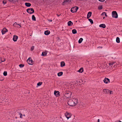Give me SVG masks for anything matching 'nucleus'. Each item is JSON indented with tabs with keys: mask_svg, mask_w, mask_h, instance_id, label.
I'll return each mask as SVG.
<instances>
[{
	"mask_svg": "<svg viewBox=\"0 0 122 122\" xmlns=\"http://www.w3.org/2000/svg\"><path fill=\"white\" fill-rule=\"evenodd\" d=\"M78 99L75 98H73L71 100H69L68 102V105L73 106L76 105L78 102Z\"/></svg>",
	"mask_w": 122,
	"mask_h": 122,
	"instance_id": "f257e3e1",
	"label": "nucleus"
},
{
	"mask_svg": "<svg viewBox=\"0 0 122 122\" xmlns=\"http://www.w3.org/2000/svg\"><path fill=\"white\" fill-rule=\"evenodd\" d=\"M79 8L77 6L74 7L71 9V11L72 13L76 12L78 9Z\"/></svg>",
	"mask_w": 122,
	"mask_h": 122,
	"instance_id": "f03ea898",
	"label": "nucleus"
},
{
	"mask_svg": "<svg viewBox=\"0 0 122 122\" xmlns=\"http://www.w3.org/2000/svg\"><path fill=\"white\" fill-rule=\"evenodd\" d=\"M65 116L66 117L67 119H68L69 118L71 117V114L70 113L66 112L65 113Z\"/></svg>",
	"mask_w": 122,
	"mask_h": 122,
	"instance_id": "7ed1b4c3",
	"label": "nucleus"
},
{
	"mask_svg": "<svg viewBox=\"0 0 122 122\" xmlns=\"http://www.w3.org/2000/svg\"><path fill=\"white\" fill-rule=\"evenodd\" d=\"M26 11L27 12L30 14H32L34 12V10L32 8H29L27 9Z\"/></svg>",
	"mask_w": 122,
	"mask_h": 122,
	"instance_id": "20e7f679",
	"label": "nucleus"
},
{
	"mask_svg": "<svg viewBox=\"0 0 122 122\" xmlns=\"http://www.w3.org/2000/svg\"><path fill=\"white\" fill-rule=\"evenodd\" d=\"M112 17L117 18L118 17V15L115 11H114L112 12Z\"/></svg>",
	"mask_w": 122,
	"mask_h": 122,
	"instance_id": "39448f33",
	"label": "nucleus"
},
{
	"mask_svg": "<svg viewBox=\"0 0 122 122\" xmlns=\"http://www.w3.org/2000/svg\"><path fill=\"white\" fill-rule=\"evenodd\" d=\"M28 64L30 65H32L34 63L33 61L31 58H29L27 60Z\"/></svg>",
	"mask_w": 122,
	"mask_h": 122,
	"instance_id": "423d86ee",
	"label": "nucleus"
},
{
	"mask_svg": "<svg viewBox=\"0 0 122 122\" xmlns=\"http://www.w3.org/2000/svg\"><path fill=\"white\" fill-rule=\"evenodd\" d=\"M59 92L58 91H55L54 92V94L56 97H58L60 96Z\"/></svg>",
	"mask_w": 122,
	"mask_h": 122,
	"instance_id": "0eeeda50",
	"label": "nucleus"
},
{
	"mask_svg": "<svg viewBox=\"0 0 122 122\" xmlns=\"http://www.w3.org/2000/svg\"><path fill=\"white\" fill-rule=\"evenodd\" d=\"M7 30L6 28H4L1 31L2 34L3 35L6 32H7Z\"/></svg>",
	"mask_w": 122,
	"mask_h": 122,
	"instance_id": "6e6552de",
	"label": "nucleus"
},
{
	"mask_svg": "<svg viewBox=\"0 0 122 122\" xmlns=\"http://www.w3.org/2000/svg\"><path fill=\"white\" fill-rule=\"evenodd\" d=\"M18 38V37L16 36H14L13 38V40L14 41H16Z\"/></svg>",
	"mask_w": 122,
	"mask_h": 122,
	"instance_id": "1a4fd4ad",
	"label": "nucleus"
},
{
	"mask_svg": "<svg viewBox=\"0 0 122 122\" xmlns=\"http://www.w3.org/2000/svg\"><path fill=\"white\" fill-rule=\"evenodd\" d=\"M92 14V13L91 12H89L87 14V18L89 19L91 16Z\"/></svg>",
	"mask_w": 122,
	"mask_h": 122,
	"instance_id": "9d476101",
	"label": "nucleus"
},
{
	"mask_svg": "<svg viewBox=\"0 0 122 122\" xmlns=\"http://www.w3.org/2000/svg\"><path fill=\"white\" fill-rule=\"evenodd\" d=\"M50 33V32L49 30H47L45 31L44 34L45 35H49Z\"/></svg>",
	"mask_w": 122,
	"mask_h": 122,
	"instance_id": "9b49d317",
	"label": "nucleus"
},
{
	"mask_svg": "<svg viewBox=\"0 0 122 122\" xmlns=\"http://www.w3.org/2000/svg\"><path fill=\"white\" fill-rule=\"evenodd\" d=\"M47 53V51H44L42 53L41 55L42 56H46V55Z\"/></svg>",
	"mask_w": 122,
	"mask_h": 122,
	"instance_id": "f8f14e48",
	"label": "nucleus"
},
{
	"mask_svg": "<svg viewBox=\"0 0 122 122\" xmlns=\"http://www.w3.org/2000/svg\"><path fill=\"white\" fill-rule=\"evenodd\" d=\"M100 27H102L104 28L106 27V25L104 24H102L100 25L99 26Z\"/></svg>",
	"mask_w": 122,
	"mask_h": 122,
	"instance_id": "ddd939ff",
	"label": "nucleus"
},
{
	"mask_svg": "<svg viewBox=\"0 0 122 122\" xmlns=\"http://www.w3.org/2000/svg\"><path fill=\"white\" fill-rule=\"evenodd\" d=\"M67 24L68 25L70 26L72 25H73V23L71 21H69L68 22Z\"/></svg>",
	"mask_w": 122,
	"mask_h": 122,
	"instance_id": "4468645a",
	"label": "nucleus"
},
{
	"mask_svg": "<svg viewBox=\"0 0 122 122\" xmlns=\"http://www.w3.org/2000/svg\"><path fill=\"white\" fill-rule=\"evenodd\" d=\"M14 25H15L16 26V27H17L18 28H20L21 27V26L19 24H17L16 22H15L14 23Z\"/></svg>",
	"mask_w": 122,
	"mask_h": 122,
	"instance_id": "2eb2a0df",
	"label": "nucleus"
},
{
	"mask_svg": "<svg viewBox=\"0 0 122 122\" xmlns=\"http://www.w3.org/2000/svg\"><path fill=\"white\" fill-rule=\"evenodd\" d=\"M65 65V63L63 61L61 62V67L64 66Z\"/></svg>",
	"mask_w": 122,
	"mask_h": 122,
	"instance_id": "dca6fc26",
	"label": "nucleus"
},
{
	"mask_svg": "<svg viewBox=\"0 0 122 122\" xmlns=\"http://www.w3.org/2000/svg\"><path fill=\"white\" fill-rule=\"evenodd\" d=\"M25 5L27 7H30L31 5V4L30 3H25Z\"/></svg>",
	"mask_w": 122,
	"mask_h": 122,
	"instance_id": "f3484780",
	"label": "nucleus"
},
{
	"mask_svg": "<svg viewBox=\"0 0 122 122\" xmlns=\"http://www.w3.org/2000/svg\"><path fill=\"white\" fill-rule=\"evenodd\" d=\"M63 74V72H61L58 73L57 75L58 76H62Z\"/></svg>",
	"mask_w": 122,
	"mask_h": 122,
	"instance_id": "a211bd4d",
	"label": "nucleus"
},
{
	"mask_svg": "<svg viewBox=\"0 0 122 122\" xmlns=\"http://www.w3.org/2000/svg\"><path fill=\"white\" fill-rule=\"evenodd\" d=\"M72 33L74 34H75L77 33V31L75 29H74L72 30Z\"/></svg>",
	"mask_w": 122,
	"mask_h": 122,
	"instance_id": "6ab92c4d",
	"label": "nucleus"
},
{
	"mask_svg": "<svg viewBox=\"0 0 122 122\" xmlns=\"http://www.w3.org/2000/svg\"><path fill=\"white\" fill-rule=\"evenodd\" d=\"M78 71V72L81 73L83 71V68H81Z\"/></svg>",
	"mask_w": 122,
	"mask_h": 122,
	"instance_id": "aec40b11",
	"label": "nucleus"
},
{
	"mask_svg": "<svg viewBox=\"0 0 122 122\" xmlns=\"http://www.w3.org/2000/svg\"><path fill=\"white\" fill-rule=\"evenodd\" d=\"M116 41L117 43H119L120 42V39L119 37H117L116 38Z\"/></svg>",
	"mask_w": 122,
	"mask_h": 122,
	"instance_id": "412c9836",
	"label": "nucleus"
},
{
	"mask_svg": "<svg viewBox=\"0 0 122 122\" xmlns=\"http://www.w3.org/2000/svg\"><path fill=\"white\" fill-rule=\"evenodd\" d=\"M14 3L15 2L17 1L18 0H8Z\"/></svg>",
	"mask_w": 122,
	"mask_h": 122,
	"instance_id": "4be33fe9",
	"label": "nucleus"
},
{
	"mask_svg": "<svg viewBox=\"0 0 122 122\" xmlns=\"http://www.w3.org/2000/svg\"><path fill=\"white\" fill-rule=\"evenodd\" d=\"M32 19L33 20L36 21V18L35 17L34 15H33L32 17Z\"/></svg>",
	"mask_w": 122,
	"mask_h": 122,
	"instance_id": "5701e85b",
	"label": "nucleus"
},
{
	"mask_svg": "<svg viewBox=\"0 0 122 122\" xmlns=\"http://www.w3.org/2000/svg\"><path fill=\"white\" fill-rule=\"evenodd\" d=\"M107 92V89H104L103 90V94H106Z\"/></svg>",
	"mask_w": 122,
	"mask_h": 122,
	"instance_id": "b1692460",
	"label": "nucleus"
},
{
	"mask_svg": "<svg viewBox=\"0 0 122 122\" xmlns=\"http://www.w3.org/2000/svg\"><path fill=\"white\" fill-rule=\"evenodd\" d=\"M83 40V39L82 38H80L79 39V40L78 43H81L82 42Z\"/></svg>",
	"mask_w": 122,
	"mask_h": 122,
	"instance_id": "393cba45",
	"label": "nucleus"
},
{
	"mask_svg": "<svg viewBox=\"0 0 122 122\" xmlns=\"http://www.w3.org/2000/svg\"><path fill=\"white\" fill-rule=\"evenodd\" d=\"M88 20L90 22L91 24H92L93 23V22L92 19H89Z\"/></svg>",
	"mask_w": 122,
	"mask_h": 122,
	"instance_id": "a878e982",
	"label": "nucleus"
},
{
	"mask_svg": "<svg viewBox=\"0 0 122 122\" xmlns=\"http://www.w3.org/2000/svg\"><path fill=\"white\" fill-rule=\"evenodd\" d=\"M107 91H108V92H109L110 94H113V92L112 91H110L109 90L107 89Z\"/></svg>",
	"mask_w": 122,
	"mask_h": 122,
	"instance_id": "bb28decb",
	"label": "nucleus"
},
{
	"mask_svg": "<svg viewBox=\"0 0 122 122\" xmlns=\"http://www.w3.org/2000/svg\"><path fill=\"white\" fill-rule=\"evenodd\" d=\"M7 72L6 71H5L3 73V75L5 76H6L7 75Z\"/></svg>",
	"mask_w": 122,
	"mask_h": 122,
	"instance_id": "cd10ccee",
	"label": "nucleus"
},
{
	"mask_svg": "<svg viewBox=\"0 0 122 122\" xmlns=\"http://www.w3.org/2000/svg\"><path fill=\"white\" fill-rule=\"evenodd\" d=\"M42 83V82H39L37 84V85L38 86H39L41 85Z\"/></svg>",
	"mask_w": 122,
	"mask_h": 122,
	"instance_id": "c85d7f7f",
	"label": "nucleus"
},
{
	"mask_svg": "<svg viewBox=\"0 0 122 122\" xmlns=\"http://www.w3.org/2000/svg\"><path fill=\"white\" fill-rule=\"evenodd\" d=\"M106 80H107V78L105 77V79L103 80L104 82L106 83H107V81H106Z\"/></svg>",
	"mask_w": 122,
	"mask_h": 122,
	"instance_id": "c756f323",
	"label": "nucleus"
},
{
	"mask_svg": "<svg viewBox=\"0 0 122 122\" xmlns=\"http://www.w3.org/2000/svg\"><path fill=\"white\" fill-rule=\"evenodd\" d=\"M24 66V65L23 64H20L19 65V66L20 68H22Z\"/></svg>",
	"mask_w": 122,
	"mask_h": 122,
	"instance_id": "7c9ffc66",
	"label": "nucleus"
},
{
	"mask_svg": "<svg viewBox=\"0 0 122 122\" xmlns=\"http://www.w3.org/2000/svg\"><path fill=\"white\" fill-rule=\"evenodd\" d=\"M69 1H70V0H64V1L63 2V3L68 2H69Z\"/></svg>",
	"mask_w": 122,
	"mask_h": 122,
	"instance_id": "2f4dec72",
	"label": "nucleus"
},
{
	"mask_svg": "<svg viewBox=\"0 0 122 122\" xmlns=\"http://www.w3.org/2000/svg\"><path fill=\"white\" fill-rule=\"evenodd\" d=\"M101 15H105L106 16L107 15L106 13V12H103L101 14Z\"/></svg>",
	"mask_w": 122,
	"mask_h": 122,
	"instance_id": "473e14b6",
	"label": "nucleus"
},
{
	"mask_svg": "<svg viewBox=\"0 0 122 122\" xmlns=\"http://www.w3.org/2000/svg\"><path fill=\"white\" fill-rule=\"evenodd\" d=\"M19 115H20V118H22V114L20 113H19Z\"/></svg>",
	"mask_w": 122,
	"mask_h": 122,
	"instance_id": "72a5a7b5",
	"label": "nucleus"
},
{
	"mask_svg": "<svg viewBox=\"0 0 122 122\" xmlns=\"http://www.w3.org/2000/svg\"><path fill=\"white\" fill-rule=\"evenodd\" d=\"M114 63H111L109 64V66H111V67H112L111 65H112L114 64Z\"/></svg>",
	"mask_w": 122,
	"mask_h": 122,
	"instance_id": "f704fd0d",
	"label": "nucleus"
},
{
	"mask_svg": "<svg viewBox=\"0 0 122 122\" xmlns=\"http://www.w3.org/2000/svg\"><path fill=\"white\" fill-rule=\"evenodd\" d=\"M34 46H32L31 47V51H32L34 49Z\"/></svg>",
	"mask_w": 122,
	"mask_h": 122,
	"instance_id": "c9c22d12",
	"label": "nucleus"
},
{
	"mask_svg": "<svg viewBox=\"0 0 122 122\" xmlns=\"http://www.w3.org/2000/svg\"><path fill=\"white\" fill-rule=\"evenodd\" d=\"M102 8V6H99L98 7V9L99 10H101Z\"/></svg>",
	"mask_w": 122,
	"mask_h": 122,
	"instance_id": "e433bc0d",
	"label": "nucleus"
},
{
	"mask_svg": "<svg viewBox=\"0 0 122 122\" xmlns=\"http://www.w3.org/2000/svg\"><path fill=\"white\" fill-rule=\"evenodd\" d=\"M2 60H3L1 61L0 62H4L5 61V59L4 58H2Z\"/></svg>",
	"mask_w": 122,
	"mask_h": 122,
	"instance_id": "4c0bfd02",
	"label": "nucleus"
},
{
	"mask_svg": "<svg viewBox=\"0 0 122 122\" xmlns=\"http://www.w3.org/2000/svg\"><path fill=\"white\" fill-rule=\"evenodd\" d=\"M68 94H69V95L70 96H69L67 97V98H69V97L70 96V95L68 93H66L65 94V96H66V97H67V95Z\"/></svg>",
	"mask_w": 122,
	"mask_h": 122,
	"instance_id": "58836bf2",
	"label": "nucleus"
},
{
	"mask_svg": "<svg viewBox=\"0 0 122 122\" xmlns=\"http://www.w3.org/2000/svg\"><path fill=\"white\" fill-rule=\"evenodd\" d=\"M102 46H99V47H97V48L98 49H102Z\"/></svg>",
	"mask_w": 122,
	"mask_h": 122,
	"instance_id": "ea45409f",
	"label": "nucleus"
},
{
	"mask_svg": "<svg viewBox=\"0 0 122 122\" xmlns=\"http://www.w3.org/2000/svg\"><path fill=\"white\" fill-rule=\"evenodd\" d=\"M6 1H3V3L4 4H5L6 3Z\"/></svg>",
	"mask_w": 122,
	"mask_h": 122,
	"instance_id": "a19ab883",
	"label": "nucleus"
},
{
	"mask_svg": "<svg viewBox=\"0 0 122 122\" xmlns=\"http://www.w3.org/2000/svg\"><path fill=\"white\" fill-rule=\"evenodd\" d=\"M107 81H108V82L107 81V83L108 82L109 83L110 82V80L108 78H107Z\"/></svg>",
	"mask_w": 122,
	"mask_h": 122,
	"instance_id": "79ce46f5",
	"label": "nucleus"
},
{
	"mask_svg": "<svg viewBox=\"0 0 122 122\" xmlns=\"http://www.w3.org/2000/svg\"><path fill=\"white\" fill-rule=\"evenodd\" d=\"M99 0L101 2H103L105 0Z\"/></svg>",
	"mask_w": 122,
	"mask_h": 122,
	"instance_id": "37998d69",
	"label": "nucleus"
},
{
	"mask_svg": "<svg viewBox=\"0 0 122 122\" xmlns=\"http://www.w3.org/2000/svg\"><path fill=\"white\" fill-rule=\"evenodd\" d=\"M100 122V119H99L97 120V122Z\"/></svg>",
	"mask_w": 122,
	"mask_h": 122,
	"instance_id": "c03bdc74",
	"label": "nucleus"
},
{
	"mask_svg": "<svg viewBox=\"0 0 122 122\" xmlns=\"http://www.w3.org/2000/svg\"><path fill=\"white\" fill-rule=\"evenodd\" d=\"M56 15H57V16L58 17H59L60 15H61L60 14V15H58V14H56Z\"/></svg>",
	"mask_w": 122,
	"mask_h": 122,
	"instance_id": "a18cd8bd",
	"label": "nucleus"
},
{
	"mask_svg": "<svg viewBox=\"0 0 122 122\" xmlns=\"http://www.w3.org/2000/svg\"><path fill=\"white\" fill-rule=\"evenodd\" d=\"M0 60L1 61H2L3 60H2V58H0Z\"/></svg>",
	"mask_w": 122,
	"mask_h": 122,
	"instance_id": "49530a36",
	"label": "nucleus"
},
{
	"mask_svg": "<svg viewBox=\"0 0 122 122\" xmlns=\"http://www.w3.org/2000/svg\"><path fill=\"white\" fill-rule=\"evenodd\" d=\"M48 21L50 22H52V20H48Z\"/></svg>",
	"mask_w": 122,
	"mask_h": 122,
	"instance_id": "de8ad7c7",
	"label": "nucleus"
},
{
	"mask_svg": "<svg viewBox=\"0 0 122 122\" xmlns=\"http://www.w3.org/2000/svg\"><path fill=\"white\" fill-rule=\"evenodd\" d=\"M104 18H105V17L104 16V17H103V19H104Z\"/></svg>",
	"mask_w": 122,
	"mask_h": 122,
	"instance_id": "09e8293b",
	"label": "nucleus"
},
{
	"mask_svg": "<svg viewBox=\"0 0 122 122\" xmlns=\"http://www.w3.org/2000/svg\"><path fill=\"white\" fill-rule=\"evenodd\" d=\"M23 116H25V115H24Z\"/></svg>",
	"mask_w": 122,
	"mask_h": 122,
	"instance_id": "8fccbe9b",
	"label": "nucleus"
}]
</instances>
